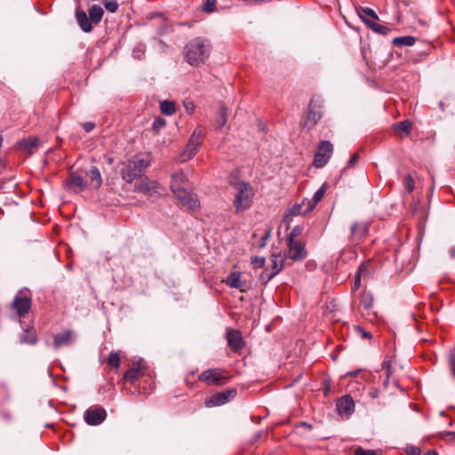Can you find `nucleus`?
<instances>
[{"mask_svg": "<svg viewBox=\"0 0 455 455\" xmlns=\"http://www.w3.org/2000/svg\"><path fill=\"white\" fill-rule=\"evenodd\" d=\"M107 417V411L100 406H92L88 408L84 415V420L88 425L98 426L101 424Z\"/></svg>", "mask_w": 455, "mask_h": 455, "instance_id": "f8f14e48", "label": "nucleus"}, {"mask_svg": "<svg viewBox=\"0 0 455 455\" xmlns=\"http://www.w3.org/2000/svg\"><path fill=\"white\" fill-rule=\"evenodd\" d=\"M229 377L220 368L208 369L198 375V380L208 386H221L228 382Z\"/></svg>", "mask_w": 455, "mask_h": 455, "instance_id": "39448f33", "label": "nucleus"}, {"mask_svg": "<svg viewBox=\"0 0 455 455\" xmlns=\"http://www.w3.org/2000/svg\"><path fill=\"white\" fill-rule=\"evenodd\" d=\"M188 182V179L182 171L174 172L172 175V180L170 185L172 193L177 192V189H185L184 187L187 185Z\"/></svg>", "mask_w": 455, "mask_h": 455, "instance_id": "412c9836", "label": "nucleus"}, {"mask_svg": "<svg viewBox=\"0 0 455 455\" xmlns=\"http://www.w3.org/2000/svg\"><path fill=\"white\" fill-rule=\"evenodd\" d=\"M355 455H378V451L375 450H364L362 447H358L355 451Z\"/></svg>", "mask_w": 455, "mask_h": 455, "instance_id": "a18cd8bd", "label": "nucleus"}, {"mask_svg": "<svg viewBox=\"0 0 455 455\" xmlns=\"http://www.w3.org/2000/svg\"><path fill=\"white\" fill-rule=\"evenodd\" d=\"M416 38L411 36H398L392 40L394 46H411L415 44Z\"/></svg>", "mask_w": 455, "mask_h": 455, "instance_id": "7c9ffc66", "label": "nucleus"}, {"mask_svg": "<svg viewBox=\"0 0 455 455\" xmlns=\"http://www.w3.org/2000/svg\"><path fill=\"white\" fill-rule=\"evenodd\" d=\"M103 14L104 11L100 5L94 4L89 9V18L94 24L100 22Z\"/></svg>", "mask_w": 455, "mask_h": 455, "instance_id": "c85d7f7f", "label": "nucleus"}, {"mask_svg": "<svg viewBox=\"0 0 455 455\" xmlns=\"http://www.w3.org/2000/svg\"><path fill=\"white\" fill-rule=\"evenodd\" d=\"M228 345L234 353H240L244 347V340L238 330H229L226 335Z\"/></svg>", "mask_w": 455, "mask_h": 455, "instance_id": "4468645a", "label": "nucleus"}, {"mask_svg": "<svg viewBox=\"0 0 455 455\" xmlns=\"http://www.w3.org/2000/svg\"><path fill=\"white\" fill-rule=\"evenodd\" d=\"M355 410L354 400L349 395L340 397L337 402V411L340 415H350Z\"/></svg>", "mask_w": 455, "mask_h": 455, "instance_id": "a211bd4d", "label": "nucleus"}, {"mask_svg": "<svg viewBox=\"0 0 455 455\" xmlns=\"http://www.w3.org/2000/svg\"><path fill=\"white\" fill-rule=\"evenodd\" d=\"M212 44L204 37H196L190 40L183 49L185 60L193 67H199L210 57Z\"/></svg>", "mask_w": 455, "mask_h": 455, "instance_id": "f257e3e1", "label": "nucleus"}, {"mask_svg": "<svg viewBox=\"0 0 455 455\" xmlns=\"http://www.w3.org/2000/svg\"><path fill=\"white\" fill-rule=\"evenodd\" d=\"M66 185L70 190L76 193H79L88 187L87 181L84 180L80 174L75 172H71L69 173V176L66 180Z\"/></svg>", "mask_w": 455, "mask_h": 455, "instance_id": "dca6fc26", "label": "nucleus"}, {"mask_svg": "<svg viewBox=\"0 0 455 455\" xmlns=\"http://www.w3.org/2000/svg\"><path fill=\"white\" fill-rule=\"evenodd\" d=\"M285 258L281 254H274L271 258V273L267 275L266 282H268L276 275L284 266Z\"/></svg>", "mask_w": 455, "mask_h": 455, "instance_id": "b1692460", "label": "nucleus"}, {"mask_svg": "<svg viewBox=\"0 0 455 455\" xmlns=\"http://www.w3.org/2000/svg\"><path fill=\"white\" fill-rule=\"evenodd\" d=\"M411 127L412 124L408 120L398 122L393 124L394 130L404 132L406 134H409L411 132Z\"/></svg>", "mask_w": 455, "mask_h": 455, "instance_id": "e433bc0d", "label": "nucleus"}, {"mask_svg": "<svg viewBox=\"0 0 455 455\" xmlns=\"http://www.w3.org/2000/svg\"><path fill=\"white\" fill-rule=\"evenodd\" d=\"M173 195L180 201V204L188 210H196L200 206L197 196L192 192L185 189H177Z\"/></svg>", "mask_w": 455, "mask_h": 455, "instance_id": "9b49d317", "label": "nucleus"}, {"mask_svg": "<svg viewBox=\"0 0 455 455\" xmlns=\"http://www.w3.org/2000/svg\"><path fill=\"white\" fill-rule=\"evenodd\" d=\"M442 435L444 440L455 441V432H444Z\"/></svg>", "mask_w": 455, "mask_h": 455, "instance_id": "3c124183", "label": "nucleus"}, {"mask_svg": "<svg viewBox=\"0 0 455 455\" xmlns=\"http://www.w3.org/2000/svg\"><path fill=\"white\" fill-rule=\"evenodd\" d=\"M228 116V108L221 104L219 110V116L216 121L218 128H222L226 124Z\"/></svg>", "mask_w": 455, "mask_h": 455, "instance_id": "c9c22d12", "label": "nucleus"}, {"mask_svg": "<svg viewBox=\"0 0 455 455\" xmlns=\"http://www.w3.org/2000/svg\"><path fill=\"white\" fill-rule=\"evenodd\" d=\"M366 25L374 32L380 35H387L391 31L388 27L376 23L374 20H366Z\"/></svg>", "mask_w": 455, "mask_h": 455, "instance_id": "2f4dec72", "label": "nucleus"}, {"mask_svg": "<svg viewBox=\"0 0 455 455\" xmlns=\"http://www.w3.org/2000/svg\"><path fill=\"white\" fill-rule=\"evenodd\" d=\"M186 382L188 385V376L186 378Z\"/></svg>", "mask_w": 455, "mask_h": 455, "instance_id": "69168bd1", "label": "nucleus"}, {"mask_svg": "<svg viewBox=\"0 0 455 455\" xmlns=\"http://www.w3.org/2000/svg\"><path fill=\"white\" fill-rule=\"evenodd\" d=\"M288 258L293 261H303L307 257L306 244L301 240L287 241Z\"/></svg>", "mask_w": 455, "mask_h": 455, "instance_id": "9d476101", "label": "nucleus"}, {"mask_svg": "<svg viewBox=\"0 0 455 455\" xmlns=\"http://www.w3.org/2000/svg\"><path fill=\"white\" fill-rule=\"evenodd\" d=\"M103 4L109 12H116L118 9V4L116 0H104Z\"/></svg>", "mask_w": 455, "mask_h": 455, "instance_id": "37998d69", "label": "nucleus"}, {"mask_svg": "<svg viewBox=\"0 0 455 455\" xmlns=\"http://www.w3.org/2000/svg\"><path fill=\"white\" fill-rule=\"evenodd\" d=\"M300 426L303 427H306L307 429H311V425L306 423V422H300Z\"/></svg>", "mask_w": 455, "mask_h": 455, "instance_id": "bf43d9fd", "label": "nucleus"}, {"mask_svg": "<svg viewBox=\"0 0 455 455\" xmlns=\"http://www.w3.org/2000/svg\"><path fill=\"white\" fill-rule=\"evenodd\" d=\"M151 156L149 154H137L127 162L122 164L120 174L122 179L127 183H132L136 178L140 177L143 170L150 164Z\"/></svg>", "mask_w": 455, "mask_h": 455, "instance_id": "f03ea898", "label": "nucleus"}, {"mask_svg": "<svg viewBox=\"0 0 455 455\" xmlns=\"http://www.w3.org/2000/svg\"><path fill=\"white\" fill-rule=\"evenodd\" d=\"M145 372L146 367L141 362L133 363L132 367L124 372L122 380L133 384L142 377Z\"/></svg>", "mask_w": 455, "mask_h": 455, "instance_id": "2eb2a0df", "label": "nucleus"}, {"mask_svg": "<svg viewBox=\"0 0 455 455\" xmlns=\"http://www.w3.org/2000/svg\"><path fill=\"white\" fill-rule=\"evenodd\" d=\"M230 185L235 190L233 204L235 212H243L251 208L254 196L251 185L242 180H233L230 182Z\"/></svg>", "mask_w": 455, "mask_h": 455, "instance_id": "7ed1b4c3", "label": "nucleus"}, {"mask_svg": "<svg viewBox=\"0 0 455 455\" xmlns=\"http://www.w3.org/2000/svg\"><path fill=\"white\" fill-rule=\"evenodd\" d=\"M236 395L235 389H228L221 392L213 394L210 398L205 401L207 407L220 406L228 403L231 398Z\"/></svg>", "mask_w": 455, "mask_h": 455, "instance_id": "ddd939ff", "label": "nucleus"}, {"mask_svg": "<svg viewBox=\"0 0 455 455\" xmlns=\"http://www.w3.org/2000/svg\"><path fill=\"white\" fill-rule=\"evenodd\" d=\"M166 125V121L162 117H156L152 124V131L157 134Z\"/></svg>", "mask_w": 455, "mask_h": 455, "instance_id": "58836bf2", "label": "nucleus"}, {"mask_svg": "<svg viewBox=\"0 0 455 455\" xmlns=\"http://www.w3.org/2000/svg\"><path fill=\"white\" fill-rule=\"evenodd\" d=\"M31 298L24 291H19L12 302V308L20 317L26 315L31 308Z\"/></svg>", "mask_w": 455, "mask_h": 455, "instance_id": "1a4fd4ad", "label": "nucleus"}, {"mask_svg": "<svg viewBox=\"0 0 455 455\" xmlns=\"http://www.w3.org/2000/svg\"><path fill=\"white\" fill-rule=\"evenodd\" d=\"M39 145V140L36 137H28L16 143V148L21 151L33 153Z\"/></svg>", "mask_w": 455, "mask_h": 455, "instance_id": "6ab92c4d", "label": "nucleus"}, {"mask_svg": "<svg viewBox=\"0 0 455 455\" xmlns=\"http://www.w3.org/2000/svg\"><path fill=\"white\" fill-rule=\"evenodd\" d=\"M239 286L240 287H235V289L240 290L242 292H245L247 291V285H246L245 282L241 280Z\"/></svg>", "mask_w": 455, "mask_h": 455, "instance_id": "6e6d98bb", "label": "nucleus"}, {"mask_svg": "<svg viewBox=\"0 0 455 455\" xmlns=\"http://www.w3.org/2000/svg\"><path fill=\"white\" fill-rule=\"evenodd\" d=\"M451 369H452V373L455 374V358H454V356H452L451 358Z\"/></svg>", "mask_w": 455, "mask_h": 455, "instance_id": "4d7b16f0", "label": "nucleus"}, {"mask_svg": "<svg viewBox=\"0 0 455 455\" xmlns=\"http://www.w3.org/2000/svg\"><path fill=\"white\" fill-rule=\"evenodd\" d=\"M158 189L159 183L156 180H149L146 176H140L139 182L136 184V190L143 193H157Z\"/></svg>", "mask_w": 455, "mask_h": 455, "instance_id": "f3484780", "label": "nucleus"}, {"mask_svg": "<svg viewBox=\"0 0 455 455\" xmlns=\"http://www.w3.org/2000/svg\"><path fill=\"white\" fill-rule=\"evenodd\" d=\"M450 253L452 258H455V246L451 249Z\"/></svg>", "mask_w": 455, "mask_h": 455, "instance_id": "052dcab7", "label": "nucleus"}, {"mask_svg": "<svg viewBox=\"0 0 455 455\" xmlns=\"http://www.w3.org/2000/svg\"><path fill=\"white\" fill-rule=\"evenodd\" d=\"M307 209V200H303L302 204H295L291 209V215H300V214H306L308 212H306Z\"/></svg>", "mask_w": 455, "mask_h": 455, "instance_id": "4c0bfd02", "label": "nucleus"}, {"mask_svg": "<svg viewBox=\"0 0 455 455\" xmlns=\"http://www.w3.org/2000/svg\"><path fill=\"white\" fill-rule=\"evenodd\" d=\"M160 110L163 115L172 116L176 112V104L172 100H163L160 102Z\"/></svg>", "mask_w": 455, "mask_h": 455, "instance_id": "c756f323", "label": "nucleus"}, {"mask_svg": "<svg viewBox=\"0 0 455 455\" xmlns=\"http://www.w3.org/2000/svg\"><path fill=\"white\" fill-rule=\"evenodd\" d=\"M251 263L256 267H263L265 265V259L263 257H254L251 259Z\"/></svg>", "mask_w": 455, "mask_h": 455, "instance_id": "de8ad7c7", "label": "nucleus"}, {"mask_svg": "<svg viewBox=\"0 0 455 455\" xmlns=\"http://www.w3.org/2000/svg\"><path fill=\"white\" fill-rule=\"evenodd\" d=\"M241 281V273L240 272H231L227 279L226 283L231 288L240 287L239 283Z\"/></svg>", "mask_w": 455, "mask_h": 455, "instance_id": "f704fd0d", "label": "nucleus"}, {"mask_svg": "<svg viewBox=\"0 0 455 455\" xmlns=\"http://www.w3.org/2000/svg\"><path fill=\"white\" fill-rule=\"evenodd\" d=\"M370 223L367 221H355L350 227L348 242L353 245H358L364 241L369 235Z\"/></svg>", "mask_w": 455, "mask_h": 455, "instance_id": "423d86ee", "label": "nucleus"}, {"mask_svg": "<svg viewBox=\"0 0 455 455\" xmlns=\"http://www.w3.org/2000/svg\"><path fill=\"white\" fill-rule=\"evenodd\" d=\"M373 271L371 260L363 262L357 268L356 274L365 278L369 276Z\"/></svg>", "mask_w": 455, "mask_h": 455, "instance_id": "473e14b6", "label": "nucleus"}, {"mask_svg": "<svg viewBox=\"0 0 455 455\" xmlns=\"http://www.w3.org/2000/svg\"><path fill=\"white\" fill-rule=\"evenodd\" d=\"M83 127L86 132H90L94 129L95 124L92 122H87L83 124Z\"/></svg>", "mask_w": 455, "mask_h": 455, "instance_id": "603ef678", "label": "nucleus"}, {"mask_svg": "<svg viewBox=\"0 0 455 455\" xmlns=\"http://www.w3.org/2000/svg\"><path fill=\"white\" fill-rule=\"evenodd\" d=\"M359 371H360V370H358V371H350V372H348L347 374L352 375V376H355V375H357V373L359 372Z\"/></svg>", "mask_w": 455, "mask_h": 455, "instance_id": "680f3d73", "label": "nucleus"}, {"mask_svg": "<svg viewBox=\"0 0 455 455\" xmlns=\"http://www.w3.org/2000/svg\"><path fill=\"white\" fill-rule=\"evenodd\" d=\"M327 189H328V185L326 182H324L319 188V189L317 191H315V193L314 194V196L311 199H306L307 200L306 212H310L315 208L317 204L323 198Z\"/></svg>", "mask_w": 455, "mask_h": 455, "instance_id": "5701e85b", "label": "nucleus"}, {"mask_svg": "<svg viewBox=\"0 0 455 455\" xmlns=\"http://www.w3.org/2000/svg\"><path fill=\"white\" fill-rule=\"evenodd\" d=\"M362 278H363V276H361V275H359L358 274L355 273V281H354V283L352 285V291H356V290H358L361 287Z\"/></svg>", "mask_w": 455, "mask_h": 455, "instance_id": "8fccbe9b", "label": "nucleus"}, {"mask_svg": "<svg viewBox=\"0 0 455 455\" xmlns=\"http://www.w3.org/2000/svg\"><path fill=\"white\" fill-rule=\"evenodd\" d=\"M73 331L71 330H66L60 333H57L53 337V347L58 349L63 346H68L72 343Z\"/></svg>", "mask_w": 455, "mask_h": 455, "instance_id": "aec40b11", "label": "nucleus"}, {"mask_svg": "<svg viewBox=\"0 0 455 455\" xmlns=\"http://www.w3.org/2000/svg\"><path fill=\"white\" fill-rule=\"evenodd\" d=\"M360 307H362L365 311L370 312V310L373 307V296L371 291H363L360 294L359 297Z\"/></svg>", "mask_w": 455, "mask_h": 455, "instance_id": "a878e982", "label": "nucleus"}, {"mask_svg": "<svg viewBox=\"0 0 455 455\" xmlns=\"http://www.w3.org/2000/svg\"><path fill=\"white\" fill-rule=\"evenodd\" d=\"M382 368L383 370L385 371V374H386V379L384 381V384L387 385V382H388V379L392 374V371H391V362L390 361H384L383 363H382Z\"/></svg>", "mask_w": 455, "mask_h": 455, "instance_id": "c03bdc74", "label": "nucleus"}, {"mask_svg": "<svg viewBox=\"0 0 455 455\" xmlns=\"http://www.w3.org/2000/svg\"><path fill=\"white\" fill-rule=\"evenodd\" d=\"M267 239V235L264 236L262 239V245H264L265 241Z\"/></svg>", "mask_w": 455, "mask_h": 455, "instance_id": "0e129e2a", "label": "nucleus"}, {"mask_svg": "<svg viewBox=\"0 0 455 455\" xmlns=\"http://www.w3.org/2000/svg\"><path fill=\"white\" fill-rule=\"evenodd\" d=\"M358 331L362 334L363 338L371 339L372 337L371 332L364 331L361 327H358Z\"/></svg>", "mask_w": 455, "mask_h": 455, "instance_id": "5fc2aeb1", "label": "nucleus"}, {"mask_svg": "<svg viewBox=\"0 0 455 455\" xmlns=\"http://www.w3.org/2000/svg\"><path fill=\"white\" fill-rule=\"evenodd\" d=\"M204 132L202 128H196L190 136L184 150L180 154V161L185 162L196 156L203 142Z\"/></svg>", "mask_w": 455, "mask_h": 455, "instance_id": "20e7f679", "label": "nucleus"}, {"mask_svg": "<svg viewBox=\"0 0 455 455\" xmlns=\"http://www.w3.org/2000/svg\"><path fill=\"white\" fill-rule=\"evenodd\" d=\"M424 455H438V453L434 450H429Z\"/></svg>", "mask_w": 455, "mask_h": 455, "instance_id": "13d9d810", "label": "nucleus"}, {"mask_svg": "<svg viewBox=\"0 0 455 455\" xmlns=\"http://www.w3.org/2000/svg\"><path fill=\"white\" fill-rule=\"evenodd\" d=\"M303 228L299 225L295 226L288 235L287 241L299 240L298 237L301 235Z\"/></svg>", "mask_w": 455, "mask_h": 455, "instance_id": "ea45409f", "label": "nucleus"}, {"mask_svg": "<svg viewBox=\"0 0 455 455\" xmlns=\"http://www.w3.org/2000/svg\"><path fill=\"white\" fill-rule=\"evenodd\" d=\"M121 353V351H112L106 359L107 364L115 371H117L120 367Z\"/></svg>", "mask_w": 455, "mask_h": 455, "instance_id": "cd10ccee", "label": "nucleus"}, {"mask_svg": "<svg viewBox=\"0 0 455 455\" xmlns=\"http://www.w3.org/2000/svg\"><path fill=\"white\" fill-rule=\"evenodd\" d=\"M89 181L87 184L92 188H99L102 184V179L99 169L96 166H92L87 173Z\"/></svg>", "mask_w": 455, "mask_h": 455, "instance_id": "393cba45", "label": "nucleus"}, {"mask_svg": "<svg viewBox=\"0 0 455 455\" xmlns=\"http://www.w3.org/2000/svg\"><path fill=\"white\" fill-rule=\"evenodd\" d=\"M321 108L322 106L316 104V102L312 100L308 106L307 116L301 121V126L308 131L312 130L322 118Z\"/></svg>", "mask_w": 455, "mask_h": 455, "instance_id": "6e6552de", "label": "nucleus"}, {"mask_svg": "<svg viewBox=\"0 0 455 455\" xmlns=\"http://www.w3.org/2000/svg\"><path fill=\"white\" fill-rule=\"evenodd\" d=\"M403 185L408 193H411L414 189V180L411 174H407L403 178Z\"/></svg>", "mask_w": 455, "mask_h": 455, "instance_id": "79ce46f5", "label": "nucleus"}, {"mask_svg": "<svg viewBox=\"0 0 455 455\" xmlns=\"http://www.w3.org/2000/svg\"><path fill=\"white\" fill-rule=\"evenodd\" d=\"M76 18L79 27L82 28L84 32L88 33L92 30V22L87 16L86 12L80 7H77L76 10Z\"/></svg>", "mask_w": 455, "mask_h": 455, "instance_id": "4be33fe9", "label": "nucleus"}, {"mask_svg": "<svg viewBox=\"0 0 455 455\" xmlns=\"http://www.w3.org/2000/svg\"><path fill=\"white\" fill-rule=\"evenodd\" d=\"M333 153V145L328 140L321 141L316 148L313 164L316 168L323 167L330 160Z\"/></svg>", "mask_w": 455, "mask_h": 455, "instance_id": "0eeeda50", "label": "nucleus"}, {"mask_svg": "<svg viewBox=\"0 0 455 455\" xmlns=\"http://www.w3.org/2000/svg\"><path fill=\"white\" fill-rule=\"evenodd\" d=\"M358 159H359V155L357 153H355L351 156L347 164L349 166H353L355 163H357Z\"/></svg>", "mask_w": 455, "mask_h": 455, "instance_id": "864d4df0", "label": "nucleus"}, {"mask_svg": "<svg viewBox=\"0 0 455 455\" xmlns=\"http://www.w3.org/2000/svg\"><path fill=\"white\" fill-rule=\"evenodd\" d=\"M3 168H4V164L3 163V161L0 159V170H2Z\"/></svg>", "mask_w": 455, "mask_h": 455, "instance_id": "e2e57ef3", "label": "nucleus"}, {"mask_svg": "<svg viewBox=\"0 0 455 455\" xmlns=\"http://www.w3.org/2000/svg\"><path fill=\"white\" fill-rule=\"evenodd\" d=\"M407 455H420L421 451L419 447L416 446H408L405 450Z\"/></svg>", "mask_w": 455, "mask_h": 455, "instance_id": "09e8293b", "label": "nucleus"}, {"mask_svg": "<svg viewBox=\"0 0 455 455\" xmlns=\"http://www.w3.org/2000/svg\"><path fill=\"white\" fill-rule=\"evenodd\" d=\"M216 3H217V0H205L204 6H203V11L206 13H212V12H215L216 11V7H215Z\"/></svg>", "mask_w": 455, "mask_h": 455, "instance_id": "a19ab883", "label": "nucleus"}, {"mask_svg": "<svg viewBox=\"0 0 455 455\" xmlns=\"http://www.w3.org/2000/svg\"><path fill=\"white\" fill-rule=\"evenodd\" d=\"M356 12H357L359 17L363 20V21L365 24H366V20H371L370 18L372 19V20H379V17L376 14V12L369 7L359 6L356 8Z\"/></svg>", "mask_w": 455, "mask_h": 455, "instance_id": "bb28decb", "label": "nucleus"}, {"mask_svg": "<svg viewBox=\"0 0 455 455\" xmlns=\"http://www.w3.org/2000/svg\"><path fill=\"white\" fill-rule=\"evenodd\" d=\"M183 106L186 109V111L188 113V114H193L194 111H195V104L193 103V101L189 100H186L184 102H183Z\"/></svg>", "mask_w": 455, "mask_h": 455, "instance_id": "49530a36", "label": "nucleus"}, {"mask_svg": "<svg viewBox=\"0 0 455 455\" xmlns=\"http://www.w3.org/2000/svg\"><path fill=\"white\" fill-rule=\"evenodd\" d=\"M20 341L26 344H35L36 342V333L33 329L26 330L20 336Z\"/></svg>", "mask_w": 455, "mask_h": 455, "instance_id": "72a5a7b5", "label": "nucleus"}]
</instances>
